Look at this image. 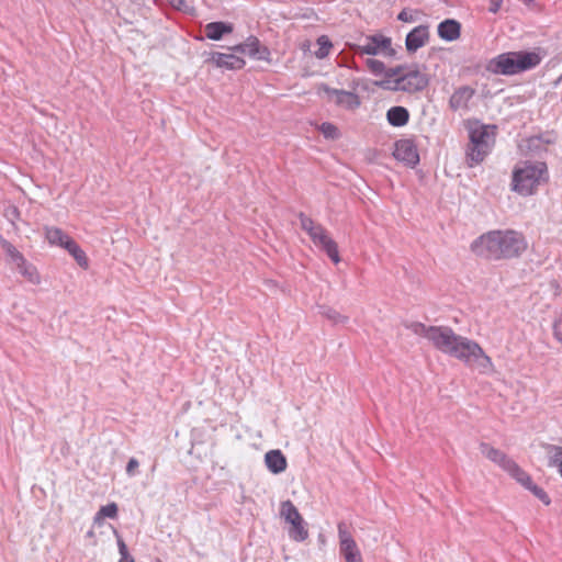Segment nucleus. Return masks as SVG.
Returning a JSON list of instances; mask_svg holds the SVG:
<instances>
[{"mask_svg": "<svg viewBox=\"0 0 562 562\" xmlns=\"http://www.w3.org/2000/svg\"><path fill=\"white\" fill-rule=\"evenodd\" d=\"M66 250L74 257V259L77 261V263L81 268H83V269L88 268V266H89L88 258H87L85 251L80 248V246L74 239L70 243H68Z\"/></svg>", "mask_w": 562, "mask_h": 562, "instance_id": "bb28decb", "label": "nucleus"}, {"mask_svg": "<svg viewBox=\"0 0 562 562\" xmlns=\"http://www.w3.org/2000/svg\"><path fill=\"white\" fill-rule=\"evenodd\" d=\"M280 516L291 525L289 529V537L297 542L307 539L308 530L305 528V522L297 508L291 501H284L280 505Z\"/></svg>", "mask_w": 562, "mask_h": 562, "instance_id": "0eeeda50", "label": "nucleus"}, {"mask_svg": "<svg viewBox=\"0 0 562 562\" xmlns=\"http://www.w3.org/2000/svg\"><path fill=\"white\" fill-rule=\"evenodd\" d=\"M515 480L519 482L522 486L531 491L533 495L538 497L542 503H544L546 505L550 504L551 501L548 494L541 487L533 484L531 477L524 470L522 475H517Z\"/></svg>", "mask_w": 562, "mask_h": 562, "instance_id": "aec40b11", "label": "nucleus"}, {"mask_svg": "<svg viewBox=\"0 0 562 562\" xmlns=\"http://www.w3.org/2000/svg\"><path fill=\"white\" fill-rule=\"evenodd\" d=\"M16 270L30 283H32V284L41 283V277H40L37 269L32 263H30L27 260L23 261V265L19 266Z\"/></svg>", "mask_w": 562, "mask_h": 562, "instance_id": "393cba45", "label": "nucleus"}, {"mask_svg": "<svg viewBox=\"0 0 562 562\" xmlns=\"http://www.w3.org/2000/svg\"><path fill=\"white\" fill-rule=\"evenodd\" d=\"M397 19L402 22H413L415 19H414V15H413V12L407 10V9H403L398 15H397Z\"/></svg>", "mask_w": 562, "mask_h": 562, "instance_id": "4c0bfd02", "label": "nucleus"}, {"mask_svg": "<svg viewBox=\"0 0 562 562\" xmlns=\"http://www.w3.org/2000/svg\"><path fill=\"white\" fill-rule=\"evenodd\" d=\"M88 538H93L94 537V531L91 529L87 532L86 535Z\"/></svg>", "mask_w": 562, "mask_h": 562, "instance_id": "c03bdc74", "label": "nucleus"}, {"mask_svg": "<svg viewBox=\"0 0 562 562\" xmlns=\"http://www.w3.org/2000/svg\"><path fill=\"white\" fill-rule=\"evenodd\" d=\"M117 505L115 503H110L105 506H102L99 512L95 514L94 518H93V524L94 525H102L103 522V519L105 517L108 518H116L117 516Z\"/></svg>", "mask_w": 562, "mask_h": 562, "instance_id": "cd10ccee", "label": "nucleus"}, {"mask_svg": "<svg viewBox=\"0 0 562 562\" xmlns=\"http://www.w3.org/2000/svg\"><path fill=\"white\" fill-rule=\"evenodd\" d=\"M339 551L358 546L344 522L338 524Z\"/></svg>", "mask_w": 562, "mask_h": 562, "instance_id": "c85d7f7f", "label": "nucleus"}, {"mask_svg": "<svg viewBox=\"0 0 562 562\" xmlns=\"http://www.w3.org/2000/svg\"><path fill=\"white\" fill-rule=\"evenodd\" d=\"M26 259L24 258V256L20 252L18 255H15V257H13L12 259L8 260V263L14 268V269H18L19 266L23 265V261H25Z\"/></svg>", "mask_w": 562, "mask_h": 562, "instance_id": "58836bf2", "label": "nucleus"}, {"mask_svg": "<svg viewBox=\"0 0 562 562\" xmlns=\"http://www.w3.org/2000/svg\"><path fill=\"white\" fill-rule=\"evenodd\" d=\"M480 450L484 457L499 465L503 470L508 472L514 479L517 475H522V470L517 465L515 461L508 458L503 451L485 442L480 445Z\"/></svg>", "mask_w": 562, "mask_h": 562, "instance_id": "1a4fd4ad", "label": "nucleus"}, {"mask_svg": "<svg viewBox=\"0 0 562 562\" xmlns=\"http://www.w3.org/2000/svg\"><path fill=\"white\" fill-rule=\"evenodd\" d=\"M317 45H318V48L314 53L315 56L318 59H323V58L327 57L329 55L330 48L333 47V44L329 41V38L325 35L319 36L317 38Z\"/></svg>", "mask_w": 562, "mask_h": 562, "instance_id": "7c9ffc66", "label": "nucleus"}, {"mask_svg": "<svg viewBox=\"0 0 562 562\" xmlns=\"http://www.w3.org/2000/svg\"><path fill=\"white\" fill-rule=\"evenodd\" d=\"M429 40V29L427 25H418L406 36L405 45L409 53H414L423 47Z\"/></svg>", "mask_w": 562, "mask_h": 562, "instance_id": "4468645a", "label": "nucleus"}, {"mask_svg": "<svg viewBox=\"0 0 562 562\" xmlns=\"http://www.w3.org/2000/svg\"><path fill=\"white\" fill-rule=\"evenodd\" d=\"M394 157L407 166L414 167L419 162V155L413 140L400 139L395 143Z\"/></svg>", "mask_w": 562, "mask_h": 562, "instance_id": "9b49d317", "label": "nucleus"}, {"mask_svg": "<svg viewBox=\"0 0 562 562\" xmlns=\"http://www.w3.org/2000/svg\"><path fill=\"white\" fill-rule=\"evenodd\" d=\"M300 225L303 231H305L312 240H316V236L322 234L325 228L315 223L311 217L306 216L304 213L299 214Z\"/></svg>", "mask_w": 562, "mask_h": 562, "instance_id": "4be33fe9", "label": "nucleus"}, {"mask_svg": "<svg viewBox=\"0 0 562 562\" xmlns=\"http://www.w3.org/2000/svg\"><path fill=\"white\" fill-rule=\"evenodd\" d=\"M233 32V25L225 22H211L205 25V35L213 41H220L224 34Z\"/></svg>", "mask_w": 562, "mask_h": 562, "instance_id": "412c9836", "label": "nucleus"}, {"mask_svg": "<svg viewBox=\"0 0 562 562\" xmlns=\"http://www.w3.org/2000/svg\"><path fill=\"white\" fill-rule=\"evenodd\" d=\"M412 333L427 338L441 352L457 358L481 373L492 372L494 369L491 358L482 347L467 337L457 335L450 327L429 326L422 323L406 324Z\"/></svg>", "mask_w": 562, "mask_h": 562, "instance_id": "f257e3e1", "label": "nucleus"}, {"mask_svg": "<svg viewBox=\"0 0 562 562\" xmlns=\"http://www.w3.org/2000/svg\"><path fill=\"white\" fill-rule=\"evenodd\" d=\"M139 463L135 458H131L126 465V473L132 476L135 474V470L138 468Z\"/></svg>", "mask_w": 562, "mask_h": 562, "instance_id": "ea45409f", "label": "nucleus"}, {"mask_svg": "<svg viewBox=\"0 0 562 562\" xmlns=\"http://www.w3.org/2000/svg\"><path fill=\"white\" fill-rule=\"evenodd\" d=\"M350 47L358 55H382L390 57L395 55L392 40L383 34L361 36L359 42L351 44Z\"/></svg>", "mask_w": 562, "mask_h": 562, "instance_id": "423d86ee", "label": "nucleus"}, {"mask_svg": "<svg viewBox=\"0 0 562 562\" xmlns=\"http://www.w3.org/2000/svg\"><path fill=\"white\" fill-rule=\"evenodd\" d=\"M403 74H405L404 71V67L402 66H397V67H394V68H390V69H386L385 68V71H384V76L386 78H398L400 76H402Z\"/></svg>", "mask_w": 562, "mask_h": 562, "instance_id": "c9c22d12", "label": "nucleus"}, {"mask_svg": "<svg viewBox=\"0 0 562 562\" xmlns=\"http://www.w3.org/2000/svg\"><path fill=\"white\" fill-rule=\"evenodd\" d=\"M494 126L475 125L470 128V144L467 149V162L470 167L481 164L495 143Z\"/></svg>", "mask_w": 562, "mask_h": 562, "instance_id": "39448f33", "label": "nucleus"}, {"mask_svg": "<svg viewBox=\"0 0 562 562\" xmlns=\"http://www.w3.org/2000/svg\"><path fill=\"white\" fill-rule=\"evenodd\" d=\"M322 134L329 139H336L339 136L338 128L331 123H323L319 127Z\"/></svg>", "mask_w": 562, "mask_h": 562, "instance_id": "72a5a7b5", "label": "nucleus"}, {"mask_svg": "<svg viewBox=\"0 0 562 562\" xmlns=\"http://www.w3.org/2000/svg\"><path fill=\"white\" fill-rule=\"evenodd\" d=\"M549 465L557 467L562 476V446L544 445Z\"/></svg>", "mask_w": 562, "mask_h": 562, "instance_id": "b1692460", "label": "nucleus"}, {"mask_svg": "<svg viewBox=\"0 0 562 562\" xmlns=\"http://www.w3.org/2000/svg\"><path fill=\"white\" fill-rule=\"evenodd\" d=\"M502 1L503 0H490V12L497 13L502 7Z\"/></svg>", "mask_w": 562, "mask_h": 562, "instance_id": "79ce46f5", "label": "nucleus"}, {"mask_svg": "<svg viewBox=\"0 0 562 562\" xmlns=\"http://www.w3.org/2000/svg\"><path fill=\"white\" fill-rule=\"evenodd\" d=\"M368 69L375 76H381L385 71V65L381 60L368 58L366 60Z\"/></svg>", "mask_w": 562, "mask_h": 562, "instance_id": "473e14b6", "label": "nucleus"}, {"mask_svg": "<svg viewBox=\"0 0 562 562\" xmlns=\"http://www.w3.org/2000/svg\"><path fill=\"white\" fill-rule=\"evenodd\" d=\"M394 90L405 92H417L424 90L428 86V76L418 68H408L405 74L394 79Z\"/></svg>", "mask_w": 562, "mask_h": 562, "instance_id": "6e6552de", "label": "nucleus"}, {"mask_svg": "<svg viewBox=\"0 0 562 562\" xmlns=\"http://www.w3.org/2000/svg\"><path fill=\"white\" fill-rule=\"evenodd\" d=\"M541 61L535 52H508L492 58L486 69L496 75L513 76L537 67Z\"/></svg>", "mask_w": 562, "mask_h": 562, "instance_id": "7ed1b4c3", "label": "nucleus"}, {"mask_svg": "<svg viewBox=\"0 0 562 562\" xmlns=\"http://www.w3.org/2000/svg\"><path fill=\"white\" fill-rule=\"evenodd\" d=\"M45 237L50 245L59 246L64 249L72 238L58 227H45Z\"/></svg>", "mask_w": 562, "mask_h": 562, "instance_id": "6ab92c4d", "label": "nucleus"}, {"mask_svg": "<svg viewBox=\"0 0 562 562\" xmlns=\"http://www.w3.org/2000/svg\"><path fill=\"white\" fill-rule=\"evenodd\" d=\"M1 246L7 256V260L12 259L15 255L20 254V251L9 241H2Z\"/></svg>", "mask_w": 562, "mask_h": 562, "instance_id": "f704fd0d", "label": "nucleus"}, {"mask_svg": "<svg viewBox=\"0 0 562 562\" xmlns=\"http://www.w3.org/2000/svg\"><path fill=\"white\" fill-rule=\"evenodd\" d=\"M235 54L247 55L257 60H270V50L267 46L261 45L256 36H249L244 43L232 47Z\"/></svg>", "mask_w": 562, "mask_h": 562, "instance_id": "9d476101", "label": "nucleus"}, {"mask_svg": "<svg viewBox=\"0 0 562 562\" xmlns=\"http://www.w3.org/2000/svg\"><path fill=\"white\" fill-rule=\"evenodd\" d=\"M524 235L513 229H495L475 238L471 251L486 260H506L519 257L527 249Z\"/></svg>", "mask_w": 562, "mask_h": 562, "instance_id": "f03ea898", "label": "nucleus"}, {"mask_svg": "<svg viewBox=\"0 0 562 562\" xmlns=\"http://www.w3.org/2000/svg\"><path fill=\"white\" fill-rule=\"evenodd\" d=\"M340 555L344 558L345 562H363L361 552L358 546L340 550Z\"/></svg>", "mask_w": 562, "mask_h": 562, "instance_id": "2f4dec72", "label": "nucleus"}, {"mask_svg": "<svg viewBox=\"0 0 562 562\" xmlns=\"http://www.w3.org/2000/svg\"><path fill=\"white\" fill-rule=\"evenodd\" d=\"M461 24L452 19H447L439 23L438 35L440 38L452 42L460 37Z\"/></svg>", "mask_w": 562, "mask_h": 562, "instance_id": "a211bd4d", "label": "nucleus"}, {"mask_svg": "<svg viewBox=\"0 0 562 562\" xmlns=\"http://www.w3.org/2000/svg\"><path fill=\"white\" fill-rule=\"evenodd\" d=\"M265 463L273 474H280L286 469V458L280 450H270L265 454Z\"/></svg>", "mask_w": 562, "mask_h": 562, "instance_id": "f3484780", "label": "nucleus"}, {"mask_svg": "<svg viewBox=\"0 0 562 562\" xmlns=\"http://www.w3.org/2000/svg\"><path fill=\"white\" fill-rule=\"evenodd\" d=\"M211 61L214 63L217 67L226 68V69H241L245 66V60L236 55L233 54H225V53H218L214 52L211 54Z\"/></svg>", "mask_w": 562, "mask_h": 562, "instance_id": "2eb2a0df", "label": "nucleus"}, {"mask_svg": "<svg viewBox=\"0 0 562 562\" xmlns=\"http://www.w3.org/2000/svg\"><path fill=\"white\" fill-rule=\"evenodd\" d=\"M125 562H135V560L132 557H128L127 561H125Z\"/></svg>", "mask_w": 562, "mask_h": 562, "instance_id": "a18cd8bd", "label": "nucleus"}, {"mask_svg": "<svg viewBox=\"0 0 562 562\" xmlns=\"http://www.w3.org/2000/svg\"><path fill=\"white\" fill-rule=\"evenodd\" d=\"M475 94V90L469 86L459 87L449 99V106L452 111H468L469 102Z\"/></svg>", "mask_w": 562, "mask_h": 562, "instance_id": "ddd939ff", "label": "nucleus"}, {"mask_svg": "<svg viewBox=\"0 0 562 562\" xmlns=\"http://www.w3.org/2000/svg\"><path fill=\"white\" fill-rule=\"evenodd\" d=\"M18 214H19L18 209H16V207H14V206L9 207V209L7 210V212H5V216H7L9 220H11V221H13V218H14V217H16V216H18Z\"/></svg>", "mask_w": 562, "mask_h": 562, "instance_id": "37998d69", "label": "nucleus"}, {"mask_svg": "<svg viewBox=\"0 0 562 562\" xmlns=\"http://www.w3.org/2000/svg\"><path fill=\"white\" fill-rule=\"evenodd\" d=\"M168 4L176 10L183 11L186 8L184 0H167Z\"/></svg>", "mask_w": 562, "mask_h": 562, "instance_id": "a19ab883", "label": "nucleus"}, {"mask_svg": "<svg viewBox=\"0 0 562 562\" xmlns=\"http://www.w3.org/2000/svg\"><path fill=\"white\" fill-rule=\"evenodd\" d=\"M547 165L541 161H524L513 172V190L521 195H531L544 181Z\"/></svg>", "mask_w": 562, "mask_h": 562, "instance_id": "20e7f679", "label": "nucleus"}, {"mask_svg": "<svg viewBox=\"0 0 562 562\" xmlns=\"http://www.w3.org/2000/svg\"><path fill=\"white\" fill-rule=\"evenodd\" d=\"M312 241L324 250L335 263L340 261L337 243L328 235L326 229L316 236V240Z\"/></svg>", "mask_w": 562, "mask_h": 562, "instance_id": "dca6fc26", "label": "nucleus"}, {"mask_svg": "<svg viewBox=\"0 0 562 562\" xmlns=\"http://www.w3.org/2000/svg\"><path fill=\"white\" fill-rule=\"evenodd\" d=\"M16 270L30 283H32V284L41 283V277H40L37 269L32 263H30L27 260L23 261V265L19 266Z\"/></svg>", "mask_w": 562, "mask_h": 562, "instance_id": "a878e982", "label": "nucleus"}, {"mask_svg": "<svg viewBox=\"0 0 562 562\" xmlns=\"http://www.w3.org/2000/svg\"><path fill=\"white\" fill-rule=\"evenodd\" d=\"M323 90L337 105L350 110L357 109L360 105V99L355 92L333 89L328 86H323Z\"/></svg>", "mask_w": 562, "mask_h": 562, "instance_id": "f8f14e48", "label": "nucleus"}, {"mask_svg": "<svg viewBox=\"0 0 562 562\" xmlns=\"http://www.w3.org/2000/svg\"><path fill=\"white\" fill-rule=\"evenodd\" d=\"M319 313L322 316L326 317L333 324H346L348 322L347 316L340 314L338 311L329 306H321Z\"/></svg>", "mask_w": 562, "mask_h": 562, "instance_id": "c756f323", "label": "nucleus"}, {"mask_svg": "<svg viewBox=\"0 0 562 562\" xmlns=\"http://www.w3.org/2000/svg\"><path fill=\"white\" fill-rule=\"evenodd\" d=\"M387 121L393 126H404L409 119L408 111L403 106H393L386 113Z\"/></svg>", "mask_w": 562, "mask_h": 562, "instance_id": "5701e85b", "label": "nucleus"}, {"mask_svg": "<svg viewBox=\"0 0 562 562\" xmlns=\"http://www.w3.org/2000/svg\"><path fill=\"white\" fill-rule=\"evenodd\" d=\"M117 546H119V551H120V554H121V559L119 560V562L127 561V558L131 557V555L128 553V550H127V547H126L125 542L121 538L117 539Z\"/></svg>", "mask_w": 562, "mask_h": 562, "instance_id": "e433bc0d", "label": "nucleus"}]
</instances>
